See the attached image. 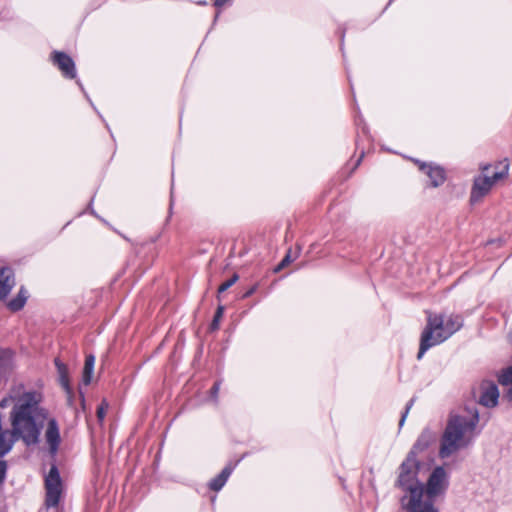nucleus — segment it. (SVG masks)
I'll return each mask as SVG.
<instances>
[{"label": "nucleus", "mask_w": 512, "mask_h": 512, "mask_svg": "<svg viewBox=\"0 0 512 512\" xmlns=\"http://www.w3.org/2000/svg\"><path fill=\"white\" fill-rule=\"evenodd\" d=\"M421 170H425L428 177L431 179L432 186L437 187L444 183L445 174L440 167H432L430 165L421 164Z\"/></svg>", "instance_id": "ddd939ff"}, {"label": "nucleus", "mask_w": 512, "mask_h": 512, "mask_svg": "<svg viewBox=\"0 0 512 512\" xmlns=\"http://www.w3.org/2000/svg\"><path fill=\"white\" fill-rule=\"evenodd\" d=\"M505 389V399L512 404V385L503 386Z\"/></svg>", "instance_id": "b1692460"}, {"label": "nucleus", "mask_w": 512, "mask_h": 512, "mask_svg": "<svg viewBox=\"0 0 512 512\" xmlns=\"http://www.w3.org/2000/svg\"><path fill=\"white\" fill-rule=\"evenodd\" d=\"M293 260L291 259L290 252L287 253V255L284 257V259L281 261V263L275 268V272L280 271L284 267H286L288 264H290Z\"/></svg>", "instance_id": "4be33fe9"}, {"label": "nucleus", "mask_w": 512, "mask_h": 512, "mask_svg": "<svg viewBox=\"0 0 512 512\" xmlns=\"http://www.w3.org/2000/svg\"><path fill=\"white\" fill-rule=\"evenodd\" d=\"M509 339H510V342H511V344H512V331H511V332H510V334H509Z\"/></svg>", "instance_id": "cd10ccee"}, {"label": "nucleus", "mask_w": 512, "mask_h": 512, "mask_svg": "<svg viewBox=\"0 0 512 512\" xmlns=\"http://www.w3.org/2000/svg\"><path fill=\"white\" fill-rule=\"evenodd\" d=\"M6 472L5 462L0 461V483L3 481Z\"/></svg>", "instance_id": "393cba45"}, {"label": "nucleus", "mask_w": 512, "mask_h": 512, "mask_svg": "<svg viewBox=\"0 0 512 512\" xmlns=\"http://www.w3.org/2000/svg\"><path fill=\"white\" fill-rule=\"evenodd\" d=\"M435 497L425 492L424 487L412 489L401 498V506L406 512H440L434 503Z\"/></svg>", "instance_id": "20e7f679"}, {"label": "nucleus", "mask_w": 512, "mask_h": 512, "mask_svg": "<svg viewBox=\"0 0 512 512\" xmlns=\"http://www.w3.org/2000/svg\"><path fill=\"white\" fill-rule=\"evenodd\" d=\"M231 472H232V468L230 466L225 467L222 470V472L210 482V488L215 491L220 490L226 483Z\"/></svg>", "instance_id": "dca6fc26"}, {"label": "nucleus", "mask_w": 512, "mask_h": 512, "mask_svg": "<svg viewBox=\"0 0 512 512\" xmlns=\"http://www.w3.org/2000/svg\"><path fill=\"white\" fill-rule=\"evenodd\" d=\"M461 326L462 320L459 316L429 314L427 325L421 334L417 358L421 359L429 348L447 340Z\"/></svg>", "instance_id": "f03ea898"}, {"label": "nucleus", "mask_w": 512, "mask_h": 512, "mask_svg": "<svg viewBox=\"0 0 512 512\" xmlns=\"http://www.w3.org/2000/svg\"><path fill=\"white\" fill-rule=\"evenodd\" d=\"M15 285L12 271L8 268L0 269V300L4 299Z\"/></svg>", "instance_id": "f8f14e48"}, {"label": "nucleus", "mask_w": 512, "mask_h": 512, "mask_svg": "<svg viewBox=\"0 0 512 512\" xmlns=\"http://www.w3.org/2000/svg\"><path fill=\"white\" fill-rule=\"evenodd\" d=\"M44 487L45 506L47 508L57 507L64 494V484L55 466H52L45 476Z\"/></svg>", "instance_id": "39448f33"}, {"label": "nucleus", "mask_w": 512, "mask_h": 512, "mask_svg": "<svg viewBox=\"0 0 512 512\" xmlns=\"http://www.w3.org/2000/svg\"><path fill=\"white\" fill-rule=\"evenodd\" d=\"M44 410L47 411L46 409H44ZM46 413L48 414V412H46ZM45 420H48V427L45 432L46 442L49 445L51 453H55L57 451L59 443H60L59 429H58L55 419L48 418V415H47L46 418L42 421V423H44ZM42 425L43 424L39 425L38 428L40 429V427Z\"/></svg>", "instance_id": "1a4fd4ad"}, {"label": "nucleus", "mask_w": 512, "mask_h": 512, "mask_svg": "<svg viewBox=\"0 0 512 512\" xmlns=\"http://www.w3.org/2000/svg\"><path fill=\"white\" fill-rule=\"evenodd\" d=\"M478 422L479 414L475 407H463L451 412L441 439L440 457L448 458L468 447Z\"/></svg>", "instance_id": "f257e3e1"}, {"label": "nucleus", "mask_w": 512, "mask_h": 512, "mask_svg": "<svg viewBox=\"0 0 512 512\" xmlns=\"http://www.w3.org/2000/svg\"><path fill=\"white\" fill-rule=\"evenodd\" d=\"M436 441V436L431 431L425 430L418 437L409 455L415 457L416 453L422 452Z\"/></svg>", "instance_id": "9b49d317"}, {"label": "nucleus", "mask_w": 512, "mask_h": 512, "mask_svg": "<svg viewBox=\"0 0 512 512\" xmlns=\"http://www.w3.org/2000/svg\"><path fill=\"white\" fill-rule=\"evenodd\" d=\"M95 365V357L93 355L86 356L83 373H82V382L85 385H89L92 381L93 372Z\"/></svg>", "instance_id": "2eb2a0df"}, {"label": "nucleus", "mask_w": 512, "mask_h": 512, "mask_svg": "<svg viewBox=\"0 0 512 512\" xmlns=\"http://www.w3.org/2000/svg\"><path fill=\"white\" fill-rule=\"evenodd\" d=\"M223 312H224V307L223 306H219L217 308L216 314H215L213 322H212V328L213 329H217L218 328L219 321H220L221 317L223 316Z\"/></svg>", "instance_id": "412c9836"}, {"label": "nucleus", "mask_w": 512, "mask_h": 512, "mask_svg": "<svg viewBox=\"0 0 512 512\" xmlns=\"http://www.w3.org/2000/svg\"><path fill=\"white\" fill-rule=\"evenodd\" d=\"M499 382L502 386L512 385V366L502 370L499 375Z\"/></svg>", "instance_id": "6ab92c4d"}, {"label": "nucleus", "mask_w": 512, "mask_h": 512, "mask_svg": "<svg viewBox=\"0 0 512 512\" xmlns=\"http://www.w3.org/2000/svg\"><path fill=\"white\" fill-rule=\"evenodd\" d=\"M107 405L103 404L97 409V416L100 421H102L106 415Z\"/></svg>", "instance_id": "5701e85b"}, {"label": "nucleus", "mask_w": 512, "mask_h": 512, "mask_svg": "<svg viewBox=\"0 0 512 512\" xmlns=\"http://www.w3.org/2000/svg\"><path fill=\"white\" fill-rule=\"evenodd\" d=\"M449 484L448 473L441 467H436L430 474L425 492L433 497H438L446 491Z\"/></svg>", "instance_id": "0eeeda50"}, {"label": "nucleus", "mask_w": 512, "mask_h": 512, "mask_svg": "<svg viewBox=\"0 0 512 512\" xmlns=\"http://www.w3.org/2000/svg\"><path fill=\"white\" fill-rule=\"evenodd\" d=\"M408 409H409V407H407V409H406L405 413L403 414V416H402V418H401V420H400V422H399V425H400V426H402V425L404 424V421H405L406 415H407V413H408Z\"/></svg>", "instance_id": "a878e982"}, {"label": "nucleus", "mask_w": 512, "mask_h": 512, "mask_svg": "<svg viewBox=\"0 0 512 512\" xmlns=\"http://www.w3.org/2000/svg\"><path fill=\"white\" fill-rule=\"evenodd\" d=\"M252 293H253V290H251V291L247 292L246 296H249V295H250V294H252Z\"/></svg>", "instance_id": "c85d7f7f"}, {"label": "nucleus", "mask_w": 512, "mask_h": 512, "mask_svg": "<svg viewBox=\"0 0 512 512\" xmlns=\"http://www.w3.org/2000/svg\"><path fill=\"white\" fill-rule=\"evenodd\" d=\"M238 280V275L237 274H234L232 276V278H230L229 280L223 282L220 286H219V289H218V292L219 293H222L224 291H226L227 289H229L234 283H236V281Z\"/></svg>", "instance_id": "aec40b11"}, {"label": "nucleus", "mask_w": 512, "mask_h": 512, "mask_svg": "<svg viewBox=\"0 0 512 512\" xmlns=\"http://www.w3.org/2000/svg\"><path fill=\"white\" fill-rule=\"evenodd\" d=\"M55 365L57 367L60 385L70 395L72 391L69 384L68 368L65 364L61 363L57 359L55 360Z\"/></svg>", "instance_id": "4468645a"}, {"label": "nucleus", "mask_w": 512, "mask_h": 512, "mask_svg": "<svg viewBox=\"0 0 512 512\" xmlns=\"http://www.w3.org/2000/svg\"><path fill=\"white\" fill-rule=\"evenodd\" d=\"M499 395L496 384L484 382L479 388L478 402L484 407L493 408L498 404Z\"/></svg>", "instance_id": "6e6552de"}, {"label": "nucleus", "mask_w": 512, "mask_h": 512, "mask_svg": "<svg viewBox=\"0 0 512 512\" xmlns=\"http://www.w3.org/2000/svg\"><path fill=\"white\" fill-rule=\"evenodd\" d=\"M26 299V292L23 289H21L18 295L8 303V307L12 311H18L24 306Z\"/></svg>", "instance_id": "f3484780"}, {"label": "nucleus", "mask_w": 512, "mask_h": 512, "mask_svg": "<svg viewBox=\"0 0 512 512\" xmlns=\"http://www.w3.org/2000/svg\"><path fill=\"white\" fill-rule=\"evenodd\" d=\"M417 470V459L411 455H408L407 459L401 465L398 478L399 486H401L406 491V493H410L412 489L424 487V485L420 483L416 478Z\"/></svg>", "instance_id": "423d86ee"}, {"label": "nucleus", "mask_w": 512, "mask_h": 512, "mask_svg": "<svg viewBox=\"0 0 512 512\" xmlns=\"http://www.w3.org/2000/svg\"><path fill=\"white\" fill-rule=\"evenodd\" d=\"M53 59L65 76L69 78L75 77V65L73 60L68 55L61 52H55Z\"/></svg>", "instance_id": "9d476101"}, {"label": "nucleus", "mask_w": 512, "mask_h": 512, "mask_svg": "<svg viewBox=\"0 0 512 512\" xmlns=\"http://www.w3.org/2000/svg\"><path fill=\"white\" fill-rule=\"evenodd\" d=\"M218 390H219V386H218L217 384H215V385L213 386V391H214V393H217V391H218Z\"/></svg>", "instance_id": "bb28decb"}, {"label": "nucleus", "mask_w": 512, "mask_h": 512, "mask_svg": "<svg viewBox=\"0 0 512 512\" xmlns=\"http://www.w3.org/2000/svg\"><path fill=\"white\" fill-rule=\"evenodd\" d=\"M12 353L8 350L0 351V376L5 374L11 362Z\"/></svg>", "instance_id": "a211bd4d"}, {"label": "nucleus", "mask_w": 512, "mask_h": 512, "mask_svg": "<svg viewBox=\"0 0 512 512\" xmlns=\"http://www.w3.org/2000/svg\"><path fill=\"white\" fill-rule=\"evenodd\" d=\"M509 174V163L502 161L494 166L483 168L481 175L475 178L470 200L472 203L481 201L495 186L503 182Z\"/></svg>", "instance_id": "7ed1b4c3"}]
</instances>
